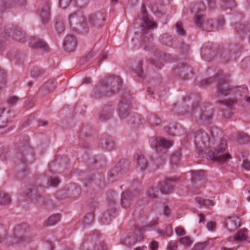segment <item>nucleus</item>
<instances>
[{
	"label": "nucleus",
	"instance_id": "16",
	"mask_svg": "<svg viewBox=\"0 0 250 250\" xmlns=\"http://www.w3.org/2000/svg\"><path fill=\"white\" fill-rule=\"evenodd\" d=\"M137 163L141 170H145L147 166V161L143 155H138L137 159Z\"/></svg>",
	"mask_w": 250,
	"mask_h": 250
},
{
	"label": "nucleus",
	"instance_id": "25",
	"mask_svg": "<svg viewBox=\"0 0 250 250\" xmlns=\"http://www.w3.org/2000/svg\"><path fill=\"white\" fill-rule=\"evenodd\" d=\"M177 32L180 35H185V31L183 28V24L181 22L178 21L176 25Z\"/></svg>",
	"mask_w": 250,
	"mask_h": 250
},
{
	"label": "nucleus",
	"instance_id": "13",
	"mask_svg": "<svg viewBox=\"0 0 250 250\" xmlns=\"http://www.w3.org/2000/svg\"><path fill=\"white\" fill-rule=\"evenodd\" d=\"M142 19L144 22V26L147 28H155V23L148 18L146 10L144 7H142Z\"/></svg>",
	"mask_w": 250,
	"mask_h": 250
},
{
	"label": "nucleus",
	"instance_id": "34",
	"mask_svg": "<svg viewBox=\"0 0 250 250\" xmlns=\"http://www.w3.org/2000/svg\"><path fill=\"white\" fill-rule=\"evenodd\" d=\"M242 167L246 170H250V162L248 160H245L243 161Z\"/></svg>",
	"mask_w": 250,
	"mask_h": 250
},
{
	"label": "nucleus",
	"instance_id": "50",
	"mask_svg": "<svg viewBox=\"0 0 250 250\" xmlns=\"http://www.w3.org/2000/svg\"><path fill=\"white\" fill-rule=\"evenodd\" d=\"M93 56H94L93 53H89V54L88 55L87 57H89V58H91V57H92Z\"/></svg>",
	"mask_w": 250,
	"mask_h": 250
},
{
	"label": "nucleus",
	"instance_id": "1",
	"mask_svg": "<svg viewBox=\"0 0 250 250\" xmlns=\"http://www.w3.org/2000/svg\"><path fill=\"white\" fill-rule=\"evenodd\" d=\"M227 148V142L226 140H222L219 145L215 149L214 152H212L209 155L211 159L217 161L221 163H224L227 162L231 157L229 154L224 153V151Z\"/></svg>",
	"mask_w": 250,
	"mask_h": 250
},
{
	"label": "nucleus",
	"instance_id": "12",
	"mask_svg": "<svg viewBox=\"0 0 250 250\" xmlns=\"http://www.w3.org/2000/svg\"><path fill=\"white\" fill-rule=\"evenodd\" d=\"M152 141H151V146L154 147L156 149H157L158 146L162 147L164 148H168L171 147L172 145V142L170 141L167 140L164 138H160L157 140V144L155 146H153Z\"/></svg>",
	"mask_w": 250,
	"mask_h": 250
},
{
	"label": "nucleus",
	"instance_id": "33",
	"mask_svg": "<svg viewBox=\"0 0 250 250\" xmlns=\"http://www.w3.org/2000/svg\"><path fill=\"white\" fill-rule=\"evenodd\" d=\"M19 100V98L16 96H14L8 100L7 103L9 104H16Z\"/></svg>",
	"mask_w": 250,
	"mask_h": 250
},
{
	"label": "nucleus",
	"instance_id": "49",
	"mask_svg": "<svg viewBox=\"0 0 250 250\" xmlns=\"http://www.w3.org/2000/svg\"><path fill=\"white\" fill-rule=\"evenodd\" d=\"M150 122H151V124L152 125L154 126V125H158V124H157V123H152V119H151V118L150 119Z\"/></svg>",
	"mask_w": 250,
	"mask_h": 250
},
{
	"label": "nucleus",
	"instance_id": "7",
	"mask_svg": "<svg viewBox=\"0 0 250 250\" xmlns=\"http://www.w3.org/2000/svg\"><path fill=\"white\" fill-rule=\"evenodd\" d=\"M248 238V231L246 229H242L238 231L235 236L229 237L227 238L228 242H240L247 241Z\"/></svg>",
	"mask_w": 250,
	"mask_h": 250
},
{
	"label": "nucleus",
	"instance_id": "14",
	"mask_svg": "<svg viewBox=\"0 0 250 250\" xmlns=\"http://www.w3.org/2000/svg\"><path fill=\"white\" fill-rule=\"evenodd\" d=\"M31 46L35 48H41L45 51H47L48 47L46 43L39 39H33L30 42Z\"/></svg>",
	"mask_w": 250,
	"mask_h": 250
},
{
	"label": "nucleus",
	"instance_id": "27",
	"mask_svg": "<svg viewBox=\"0 0 250 250\" xmlns=\"http://www.w3.org/2000/svg\"><path fill=\"white\" fill-rule=\"evenodd\" d=\"M208 244V242L199 243L195 245L193 250H204Z\"/></svg>",
	"mask_w": 250,
	"mask_h": 250
},
{
	"label": "nucleus",
	"instance_id": "54",
	"mask_svg": "<svg viewBox=\"0 0 250 250\" xmlns=\"http://www.w3.org/2000/svg\"><path fill=\"white\" fill-rule=\"evenodd\" d=\"M247 200L250 202V196L247 198Z\"/></svg>",
	"mask_w": 250,
	"mask_h": 250
},
{
	"label": "nucleus",
	"instance_id": "42",
	"mask_svg": "<svg viewBox=\"0 0 250 250\" xmlns=\"http://www.w3.org/2000/svg\"><path fill=\"white\" fill-rule=\"evenodd\" d=\"M24 194H25L26 196H27L29 197V194H30V193H31V189H29V188H27V189H26L25 190V191H24Z\"/></svg>",
	"mask_w": 250,
	"mask_h": 250
},
{
	"label": "nucleus",
	"instance_id": "10",
	"mask_svg": "<svg viewBox=\"0 0 250 250\" xmlns=\"http://www.w3.org/2000/svg\"><path fill=\"white\" fill-rule=\"evenodd\" d=\"M231 89L228 83L225 81H221L218 83L217 87L218 92L222 95L226 96L231 91Z\"/></svg>",
	"mask_w": 250,
	"mask_h": 250
},
{
	"label": "nucleus",
	"instance_id": "23",
	"mask_svg": "<svg viewBox=\"0 0 250 250\" xmlns=\"http://www.w3.org/2000/svg\"><path fill=\"white\" fill-rule=\"evenodd\" d=\"M197 203L203 206H213V204L210 200H206L202 198L197 197L196 199Z\"/></svg>",
	"mask_w": 250,
	"mask_h": 250
},
{
	"label": "nucleus",
	"instance_id": "57",
	"mask_svg": "<svg viewBox=\"0 0 250 250\" xmlns=\"http://www.w3.org/2000/svg\"><path fill=\"white\" fill-rule=\"evenodd\" d=\"M29 84L30 85H32V83L30 82V83H29Z\"/></svg>",
	"mask_w": 250,
	"mask_h": 250
},
{
	"label": "nucleus",
	"instance_id": "18",
	"mask_svg": "<svg viewBox=\"0 0 250 250\" xmlns=\"http://www.w3.org/2000/svg\"><path fill=\"white\" fill-rule=\"evenodd\" d=\"M158 233L162 236L170 237L173 234L172 227L170 226H167L164 230H159Z\"/></svg>",
	"mask_w": 250,
	"mask_h": 250
},
{
	"label": "nucleus",
	"instance_id": "9",
	"mask_svg": "<svg viewBox=\"0 0 250 250\" xmlns=\"http://www.w3.org/2000/svg\"><path fill=\"white\" fill-rule=\"evenodd\" d=\"M146 230L145 228H140L135 230L136 236H129L127 239L125 240L126 242L129 245L134 244L137 241H141L143 238V232Z\"/></svg>",
	"mask_w": 250,
	"mask_h": 250
},
{
	"label": "nucleus",
	"instance_id": "2",
	"mask_svg": "<svg viewBox=\"0 0 250 250\" xmlns=\"http://www.w3.org/2000/svg\"><path fill=\"white\" fill-rule=\"evenodd\" d=\"M107 82L103 83L104 86L107 88V92H110L112 94L118 91L121 85V79L117 77L109 78L107 79Z\"/></svg>",
	"mask_w": 250,
	"mask_h": 250
},
{
	"label": "nucleus",
	"instance_id": "56",
	"mask_svg": "<svg viewBox=\"0 0 250 250\" xmlns=\"http://www.w3.org/2000/svg\"><path fill=\"white\" fill-rule=\"evenodd\" d=\"M16 39L17 40H18L19 41H21V39H18L17 38V37L16 38Z\"/></svg>",
	"mask_w": 250,
	"mask_h": 250
},
{
	"label": "nucleus",
	"instance_id": "60",
	"mask_svg": "<svg viewBox=\"0 0 250 250\" xmlns=\"http://www.w3.org/2000/svg\"><path fill=\"white\" fill-rule=\"evenodd\" d=\"M156 222H155L154 223V224H153V225H154H154H156Z\"/></svg>",
	"mask_w": 250,
	"mask_h": 250
},
{
	"label": "nucleus",
	"instance_id": "59",
	"mask_svg": "<svg viewBox=\"0 0 250 250\" xmlns=\"http://www.w3.org/2000/svg\"><path fill=\"white\" fill-rule=\"evenodd\" d=\"M105 216H107V214H104V217H105Z\"/></svg>",
	"mask_w": 250,
	"mask_h": 250
},
{
	"label": "nucleus",
	"instance_id": "32",
	"mask_svg": "<svg viewBox=\"0 0 250 250\" xmlns=\"http://www.w3.org/2000/svg\"><path fill=\"white\" fill-rule=\"evenodd\" d=\"M71 0H59L61 6L63 8H66L69 4Z\"/></svg>",
	"mask_w": 250,
	"mask_h": 250
},
{
	"label": "nucleus",
	"instance_id": "20",
	"mask_svg": "<svg viewBox=\"0 0 250 250\" xmlns=\"http://www.w3.org/2000/svg\"><path fill=\"white\" fill-rule=\"evenodd\" d=\"M61 219V215L59 214H54L51 216L47 220L48 225L53 226L58 222Z\"/></svg>",
	"mask_w": 250,
	"mask_h": 250
},
{
	"label": "nucleus",
	"instance_id": "43",
	"mask_svg": "<svg viewBox=\"0 0 250 250\" xmlns=\"http://www.w3.org/2000/svg\"><path fill=\"white\" fill-rule=\"evenodd\" d=\"M212 79L211 78H210L207 80H205L202 82V83H205V84H207L212 82Z\"/></svg>",
	"mask_w": 250,
	"mask_h": 250
},
{
	"label": "nucleus",
	"instance_id": "8",
	"mask_svg": "<svg viewBox=\"0 0 250 250\" xmlns=\"http://www.w3.org/2000/svg\"><path fill=\"white\" fill-rule=\"evenodd\" d=\"M239 223L238 217H229L225 222V226L229 231H232L240 226Z\"/></svg>",
	"mask_w": 250,
	"mask_h": 250
},
{
	"label": "nucleus",
	"instance_id": "46",
	"mask_svg": "<svg viewBox=\"0 0 250 250\" xmlns=\"http://www.w3.org/2000/svg\"><path fill=\"white\" fill-rule=\"evenodd\" d=\"M147 248L146 247H138L135 250H146Z\"/></svg>",
	"mask_w": 250,
	"mask_h": 250
},
{
	"label": "nucleus",
	"instance_id": "21",
	"mask_svg": "<svg viewBox=\"0 0 250 250\" xmlns=\"http://www.w3.org/2000/svg\"><path fill=\"white\" fill-rule=\"evenodd\" d=\"M56 31L58 33H62L64 30V25L63 22L60 18H59L56 21L55 24Z\"/></svg>",
	"mask_w": 250,
	"mask_h": 250
},
{
	"label": "nucleus",
	"instance_id": "35",
	"mask_svg": "<svg viewBox=\"0 0 250 250\" xmlns=\"http://www.w3.org/2000/svg\"><path fill=\"white\" fill-rule=\"evenodd\" d=\"M236 102V100H228L227 101H226L224 103L225 105L228 106H231V105H233L234 104H235Z\"/></svg>",
	"mask_w": 250,
	"mask_h": 250
},
{
	"label": "nucleus",
	"instance_id": "28",
	"mask_svg": "<svg viewBox=\"0 0 250 250\" xmlns=\"http://www.w3.org/2000/svg\"><path fill=\"white\" fill-rule=\"evenodd\" d=\"M43 73V71L39 68H34L31 71L32 76L33 77H38Z\"/></svg>",
	"mask_w": 250,
	"mask_h": 250
},
{
	"label": "nucleus",
	"instance_id": "53",
	"mask_svg": "<svg viewBox=\"0 0 250 250\" xmlns=\"http://www.w3.org/2000/svg\"><path fill=\"white\" fill-rule=\"evenodd\" d=\"M199 5L200 7H204V5L203 4H199Z\"/></svg>",
	"mask_w": 250,
	"mask_h": 250
},
{
	"label": "nucleus",
	"instance_id": "48",
	"mask_svg": "<svg viewBox=\"0 0 250 250\" xmlns=\"http://www.w3.org/2000/svg\"><path fill=\"white\" fill-rule=\"evenodd\" d=\"M41 125L44 126L47 124L46 121H42L40 122Z\"/></svg>",
	"mask_w": 250,
	"mask_h": 250
},
{
	"label": "nucleus",
	"instance_id": "3",
	"mask_svg": "<svg viewBox=\"0 0 250 250\" xmlns=\"http://www.w3.org/2000/svg\"><path fill=\"white\" fill-rule=\"evenodd\" d=\"M138 195L136 191H125L122 196L121 205L124 208L130 207L133 200Z\"/></svg>",
	"mask_w": 250,
	"mask_h": 250
},
{
	"label": "nucleus",
	"instance_id": "26",
	"mask_svg": "<svg viewBox=\"0 0 250 250\" xmlns=\"http://www.w3.org/2000/svg\"><path fill=\"white\" fill-rule=\"evenodd\" d=\"M60 181L58 178L56 177H51L48 180V184L50 186L57 187L60 183Z\"/></svg>",
	"mask_w": 250,
	"mask_h": 250
},
{
	"label": "nucleus",
	"instance_id": "17",
	"mask_svg": "<svg viewBox=\"0 0 250 250\" xmlns=\"http://www.w3.org/2000/svg\"><path fill=\"white\" fill-rule=\"evenodd\" d=\"M83 24L85 27L88 25L96 26L98 24L96 15L95 14H91L88 20L84 21Z\"/></svg>",
	"mask_w": 250,
	"mask_h": 250
},
{
	"label": "nucleus",
	"instance_id": "47",
	"mask_svg": "<svg viewBox=\"0 0 250 250\" xmlns=\"http://www.w3.org/2000/svg\"><path fill=\"white\" fill-rule=\"evenodd\" d=\"M236 249L234 247H233V248H229V249H227V248L226 247H223L222 250H235Z\"/></svg>",
	"mask_w": 250,
	"mask_h": 250
},
{
	"label": "nucleus",
	"instance_id": "19",
	"mask_svg": "<svg viewBox=\"0 0 250 250\" xmlns=\"http://www.w3.org/2000/svg\"><path fill=\"white\" fill-rule=\"evenodd\" d=\"M179 242L185 247H189L192 244V241L189 237L184 236L179 239Z\"/></svg>",
	"mask_w": 250,
	"mask_h": 250
},
{
	"label": "nucleus",
	"instance_id": "36",
	"mask_svg": "<svg viewBox=\"0 0 250 250\" xmlns=\"http://www.w3.org/2000/svg\"><path fill=\"white\" fill-rule=\"evenodd\" d=\"M158 243L156 241H153L150 244V249L151 250H157Z\"/></svg>",
	"mask_w": 250,
	"mask_h": 250
},
{
	"label": "nucleus",
	"instance_id": "39",
	"mask_svg": "<svg viewBox=\"0 0 250 250\" xmlns=\"http://www.w3.org/2000/svg\"><path fill=\"white\" fill-rule=\"evenodd\" d=\"M91 83V79L90 78H85L83 80V83L88 84Z\"/></svg>",
	"mask_w": 250,
	"mask_h": 250
},
{
	"label": "nucleus",
	"instance_id": "24",
	"mask_svg": "<svg viewBox=\"0 0 250 250\" xmlns=\"http://www.w3.org/2000/svg\"><path fill=\"white\" fill-rule=\"evenodd\" d=\"M93 219L94 216L93 214H88L84 217L83 223L86 225H89L92 223Z\"/></svg>",
	"mask_w": 250,
	"mask_h": 250
},
{
	"label": "nucleus",
	"instance_id": "15",
	"mask_svg": "<svg viewBox=\"0 0 250 250\" xmlns=\"http://www.w3.org/2000/svg\"><path fill=\"white\" fill-rule=\"evenodd\" d=\"M158 188L153 187L149 188L146 191V194L147 197L151 199L157 198L159 193Z\"/></svg>",
	"mask_w": 250,
	"mask_h": 250
},
{
	"label": "nucleus",
	"instance_id": "61",
	"mask_svg": "<svg viewBox=\"0 0 250 250\" xmlns=\"http://www.w3.org/2000/svg\"><path fill=\"white\" fill-rule=\"evenodd\" d=\"M100 117H101V118H103V116H102V115H100Z\"/></svg>",
	"mask_w": 250,
	"mask_h": 250
},
{
	"label": "nucleus",
	"instance_id": "22",
	"mask_svg": "<svg viewBox=\"0 0 250 250\" xmlns=\"http://www.w3.org/2000/svg\"><path fill=\"white\" fill-rule=\"evenodd\" d=\"M10 197L5 194H0V203L2 205H7L10 203Z\"/></svg>",
	"mask_w": 250,
	"mask_h": 250
},
{
	"label": "nucleus",
	"instance_id": "44",
	"mask_svg": "<svg viewBox=\"0 0 250 250\" xmlns=\"http://www.w3.org/2000/svg\"><path fill=\"white\" fill-rule=\"evenodd\" d=\"M203 171L201 170H198L194 172L195 176H200L201 175H203Z\"/></svg>",
	"mask_w": 250,
	"mask_h": 250
},
{
	"label": "nucleus",
	"instance_id": "45",
	"mask_svg": "<svg viewBox=\"0 0 250 250\" xmlns=\"http://www.w3.org/2000/svg\"><path fill=\"white\" fill-rule=\"evenodd\" d=\"M142 69L141 68H139L138 71L136 72V73L139 76L141 77L142 76Z\"/></svg>",
	"mask_w": 250,
	"mask_h": 250
},
{
	"label": "nucleus",
	"instance_id": "31",
	"mask_svg": "<svg viewBox=\"0 0 250 250\" xmlns=\"http://www.w3.org/2000/svg\"><path fill=\"white\" fill-rule=\"evenodd\" d=\"M206 227L208 230L213 231L215 229L216 224L214 222L210 221L207 223Z\"/></svg>",
	"mask_w": 250,
	"mask_h": 250
},
{
	"label": "nucleus",
	"instance_id": "52",
	"mask_svg": "<svg viewBox=\"0 0 250 250\" xmlns=\"http://www.w3.org/2000/svg\"><path fill=\"white\" fill-rule=\"evenodd\" d=\"M147 92L149 93V94H152V93L150 92V88H148L147 89Z\"/></svg>",
	"mask_w": 250,
	"mask_h": 250
},
{
	"label": "nucleus",
	"instance_id": "41",
	"mask_svg": "<svg viewBox=\"0 0 250 250\" xmlns=\"http://www.w3.org/2000/svg\"><path fill=\"white\" fill-rule=\"evenodd\" d=\"M107 58V55L106 53L102 54L100 56V59L102 61H104Z\"/></svg>",
	"mask_w": 250,
	"mask_h": 250
},
{
	"label": "nucleus",
	"instance_id": "11",
	"mask_svg": "<svg viewBox=\"0 0 250 250\" xmlns=\"http://www.w3.org/2000/svg\"><path fill=\"white\" fill-rule=\"evenodd\" d=\"M40 15L43 23H45L49 21L50 19V6L48 3L41 8Z\"/></svg>",
	"mask_w": 250,
	"mask_h": 250
},
{
	"label": "nucleus",
	"instance_id": "5",
	"mask_svg": "<svg viewBox=\"0 0 250 250\" xmlns=\"http://www.w3.org/2000/svg\"><path fill=\"white\" fill-rule=\"evenodd\" d=\"M172 182V179H167L165 181L159 183L158 188L162 193L168 194L173 190Z\"/></svg>",
	"mask_w": 250,
	"mask_h": 250
},
{
	"label": "nucleus",
	"instance_id": "37",
	"mask_svg": "<svg viewBox=\"0 0 250 250\" xmlns=\"http://www.w3.org/2000/svg\"><path fill=\"white\" fill-rule=\"evenodd\" d=\"M170 213V210L167 206H166L164 209V214L165 215L168 216Z\"/></svg>",
	"mask_w": 250,
	"mask_h": 250
},
{
	"label": "nucleus",
	"instance_id": "58",
	"mask_svg": "<svg viewBox=\"0 0 250 250\" xmlns=\"http://www.w3.org/2000/svg\"><path fill=\"white\" fill-rule=\"evenodd\" d=\"M106 119V118H103V119L102 120V121H104V120H105V119Z\"/></svg>",
	"mask_w": 250,
	"mask_h": 250
},
{
	"label": "nucleus",
	"instance_id": "29",
	"mask_svg": "<svg viewBox=\"0 0 250 250\" xmlns=\"http://www.w3.org/2000/svg\"><path fill=\"white\" fill-rule=\"evenodd\" d=\"M177 247V242L175 241H171L168 243L167 249L168 250H176Z\"/></svg>",
	"mask_w": 250,
	"mask_h": 250
},
{
	"label": "nucleus",
	"instance_id": "6",
	"mask_svg": "<svg viewBox=\"0 0 250 250\" xmlns=\"http://www.w3.org/2000/svg\"><path fill=\"white\" fill-rule=\"evenodd\" d=\"M63 46L66 50L68 52L74 51L77 46V41L73 36H67L65 37Z\"/></svg>",
	"mask_w": 250,
	"mask_h": 250
},
{
	"label": "nucleus",
	"instance_id": "55",
	"mask_svg": "<svg viewBox=\"0 0 250 250\" xmlns=\"http://www.w3.org/2000/svg\"><path fill=\"white\" fill-rule=\"evenodd\" d=\"M112 2H117L118 0H111Z\"/></svg>",
	"mask_w": 250,
	"mask_h": 250
},
{
	"label": "nucleus",
	"instance_id": "40",
	"mask_svg": "<svg viewBox=\"0 0 250 250\" xmlns=\"http://www.w3.org/2000/svg\"><path fill=\"white\" fill-rule=\"evenodd\" d=\"M79 15H81V13L80 12H79L78 13L75 12V13L72 14L70 16V17H69L70 20L74 17H78Z\"/></svg>",
	"mask_w": 250,
	"mask_h": 250
},
{
	"label": "nucleus",
	"instance_id": "51",
	"mask_svg": "<svg viewBox=\"0 0 250 250\" xmlns=\"http://www.w3.org/2000/svg\"><path fill=\"white\" fill-rule=\"evenodd\" d=\"M247 101L248 102L250 103V97H248V98H247Z\"/></svg>",
	"mask_w": 250,
	"mask_h": 250
},
{
	"label": "nucleus",
	"instance_id": "62",
	"mask_svg": "<svg viewBox=\"0 0 250 250\" xmlns=\"http://www.w3.org/2000/svg\"><path fill=\"white\" fill-rule=\"evenodd\" d=\"M103 223H104V224H106V222H105L104 221H103Z\"/></svg>",
	"mask_w": 250,
	"mask_h": 250
},
{
	"label": "nucleus",
	"instance_id": "38",
	"mask_svg": "<svg viewBox=\"0 0 250 250\" xmlns=\"http://www.w3.org/2000/svg\"><path fill=\"white\" fill-rule=\"evenodd\" d=\"M199 222L204 223L205 221L204 215L202 213H200L199 214Z\"/></svg>",
	"mask_w": 250,
	"mask_h": 250
},
{
	"label": "nucleus",
	"instance_id": "4",
	"mask_svg": "<svg viewBox=\"0 0 250 250\" xmlns=\"http://www.w3.org/2000/svg\"><path fill=\"white\" fill-rule=\"evenodd\" d=\"M203 15L201 14V11H198L195 19V23L199 27L203 25L204 29L208 32L211 31L212 26L211 21H207L203 24Z\"/></svg>",
	"mask_w": 250,
	"mask_h": 250
},
{
	"label": "nucleus",
	"instance_id": "30",
	"mask_svg": "<svg viewBox=\"0 0 250 250\" xmlns=\"http://www.w3.org/2000/svg\"><path fill=\"white\" fill-rule=\"evenodd\" d=\"M175 233L178 236H184L186 234V231L181 227H178L175 229Z\"/></svg>",
	"mask_w": 250,
	"mask_h": 250
}]
</instances>
